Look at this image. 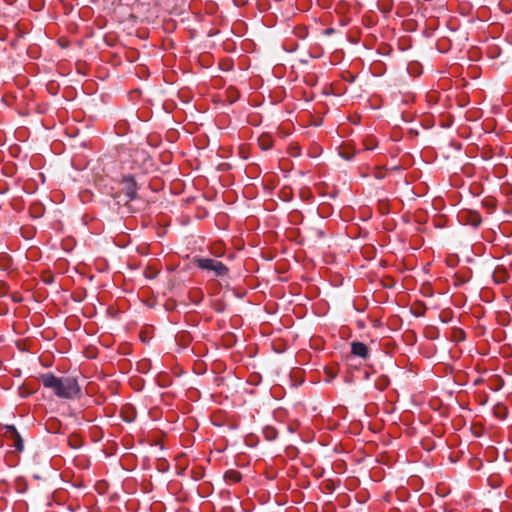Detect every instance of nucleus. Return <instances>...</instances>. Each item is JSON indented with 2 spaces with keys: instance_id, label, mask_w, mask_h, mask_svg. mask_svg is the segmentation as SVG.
I'll return each mask as SVG.
<instances>
[{
  "instance_id": "obj_13",
  "label": "nucleus",
  "mask_w": 512,
  "mask_h": 512,
  "mask_svg": "<svg viewBox=\"0 0 512 512\" xmlns=\"http://www.w3.org/2000/svg\"><path fill=\"white\" fill-rule=\"evenodd\" d=\"M365 378H366V379H368V378H369V374H368V373H366V374H365Z\"/></svg>"
},
{
  "instance_id": "obj_8",
  "label": "nucleus",
  "mask_w": 512,
  "mask_h": 512,
  "mask_svg": "<svg viewBox=\"0 0 512 512\" xmlns=\"http://www.w3.org/2000/svg\"><path fill=\"white\" fill-rule=\"evenodd\" d=\"M365 150H374L377 146V142L374 138H367L363 142Z\"/></svg>"
},
{
  "instance_id": "obj_9",
  "label": "nucleus",
  "mask_w": 512,
  "mask_h": 512,
  "mask_svg": "<svg viewBox=\"0 0 512 512\" xmlns=\"http://www.w3.org/2000/svg\"><path fill=\"white\" fill-rule=\"evenodd\" d=\"M389 384V380L386 376H382L381 378H379L377 381H376V384L375 386L379 389V390H384Z\"/></svg>"
},
{
  "instance_id": "obj_6",
  "label": "nucleus",
  "mask_w": 512,
  "mask_h": 512,
  "mask_svg": "<svg viewBox=\"0 0 512 512\" xmlns=\"http://www.w3.org/2000/svg\"><path fill=\"white\" fill-rule=\"evenodd\" d=\"M493 278L496 283L502 284L508 280L509 274L505 268L498 267L495 269V271L493 273Z\"/></svg>"
},
{
  "instance_id": "obj_12",
  "label": "nucleus",
  "mask_w": 512,
  "mask_h": 512,
  "mask_svg": "<svg viewBox=\"0 0 512 512\" xmlns=\"http://www.w3.org/2000/svg\"><path fill=\"white\" fill-rule=\"evenodd\" d=\"M5 287V283H0V288H4Z\"/></svg>"
},
{
  "instance_id": "obj_2",
  "label": "nucleus",
  "mask_w": 512,
  "mask_h": 512,
  "mask_svg": "<svg viewBox=\"0 0 512 512\" xmlns=\"http://www.w3.org/2000/svg\"><path fill=\"white\" fill-rule=\"evenodd\" d=\"M193 263L202 270L212 272L216 277L226 276L229 272L228 267L216 259L195 257Z\"/></svg>"
},
{
  "instance_id": "obj_1",
  "label": "nucleus",
  "mask_w": 512,
  "mask_h": 512,
  "mask_svg": "<svg viewBox=\"0 0 512 512\" xmlns=\"http://www.w3.org/2000/svg\"><path fill=\"white\" fill-rule=\"evenodd\" d=\"M39 380L59 398L76 399L81 396V387L75 377H56L53 373H44L40 375Z\"/></svg>"
},
{
  "instance_id": "obj_4",
  "label": "nucleus",
  "mask_w": 512,
  "mask_h": 512,
  "mask_svg": "<svg viewBox=\"0 0 512 512\" xmlns=\"http://www.w3.org/2000/svg\"><path fill=\"white\" fill-rule=\"evenodd\" d=\"M351 354L366 360L369 358L370 350L365 343L360 341H353L351 342Z\"/></svg>"
},
{
  "instance_id": "obj_7",
  "label": "nucleus",
  "mask_w": 512,
  "mask_h": 512,
  "mask_svg": "<svg viewBox=\"0 0 512 512\" xmlns=\"http://www.w3.org/2000/svg\"><path fill=\"white\" fill-rule=\"evenodd\" d=\"M241 474L236 470H229L225 473V479L237 483L241 481Z\"/></svg>"
},
{
  "instance_id": "obj_10",
  "label": "nucleus",
  "mask_w": 512,
  "mask_h": 512,
  "mask_svg": "<svg viewBox=\"0 0 512 512\" xmlns=\"http://www.w3.org/2000/svg\"><path fill=\"white\" fill-rule=\"evenodd\" d=\"M265 433H266V438L269 439V440H273V439L276 438V432L273 429L270 430V431L268 430Z\"/></svg>"
},
{
  "instance_id": "obj_11",
  "label": "nucleus",
  "mask_w": 512,
  "mask_h": 512,
  "mask_svg": "<svg viewBox=\"0 0 512 512\" xmlns=\"http://www.w3.org/2000/svg\"><path fill=\"white\" fill-rule=\"evenodd\" d=\"M261 147H262L263 149H268V148H269V144L262 142V143H261Z\"/></svg>"
},
{
  "instance_id": "obj_5",
  "label": "nucleus",
  "mask_w": 512,
  "mask_h": 512,
  "mask_svg": "<svg viewBox=\"0 0 512 512\" xmlns=\"http://www.w3.org/2000/svg\"><path fill=\"white\" fill-rule=\"evenodd\" d=\"M7 433H9L13 441V447L15 448V450L18 452L23 451L24 443L17 429L14 426H7Z\"/></svg>"
},
{
  "instance_id": "obj_3",
  "label": "nucleus",
  "mask_w": 512,
  "mask_h": 512,
  "mask_svg": "<svg viewBox=\"0 0 512 512\" xmlns=\"http://www.w3.org/2000/svg\"><path fill=\"white\" fill-rule=\"evenodd\" d=\"M123 191L126 196V202L134 200L137 197V185L132 176H125L123 178Z\"/></svg>"
}]
</instances>
